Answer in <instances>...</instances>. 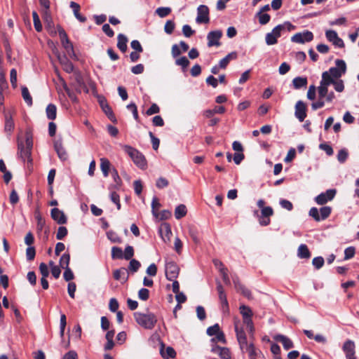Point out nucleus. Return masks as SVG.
I'll list each match as a JSON object with an SVG mask.
<instances>
[{
	"mask_svg": "<svg viewBox=\"0 0 359 359\" xmlns=\"http://www.w3.org/2000/svg\"><path fill=\"white\" fill-rule=\"evenodd\" d=\"M69 261H70V255H69V254L65 253V254H63L62 255V257L60 259V266L62 269L69 268Z\"/></svg>",
	"mask_w": 359,
	"mask_h": 359,
	"instance_id": "nucleus-37",
	"label": "nucleus"
},
{
	"mask_svg": "<svg viewBox=\"0 0 359 359\" xmlns=\"http://www.w3.org/2000/svg\"><path fill=\"white\" fill-rule=\"evenodd\" d=\"M243 323L247 326L250 333H252L255 330L254 324L252 317L243 318Z\"/></svg>",
	"mask_w": 359,
	"mask_h": 359,
	"instance_id": "nucleus-56",
	"label": "nucleus"
},
{
	"mask_svg": "<svg viewBox=\"0 0 359 359\" xmlns=\"http://www.w3.org/2000/svg\"><path fill=\"white\" fill-rule=\"evenodd\" d=\"M217 290L219 294V299L221 302L222 305V309L223 312H228L229 311V304L226 299V295L224 292V290L221 285V283H218L217 285Z\"/></svg>",
	"mask_w": 359,
	"mask_h": 359,
	"instance_id": "nucleus-17",
	"label": "nucleus"
},
{
	"mask_svg": "<svg viewBox=\"0 0 359 359\" xmlns=\"http://www.w3.org/2000/svg\"><path fill=\"white\" fill-rule=\"evenodd\" d=\"M133 316L135 322L141 327L147 330H152L156 323L157 318L156 315L151 312L146 313L142 312H135Z\"/></svg>",
	"mask_w": 359,
	"mask_h": 359,
	"instance_id": "nucleus-4",
	"label": "nucleus"
},
{
	"mask_svg": "<svg viewBox=\"0 0 359 359\" xmlns=\"http://www.w3.org/2000/svg\"><path fill=\"white\" fill-rule=\"evenodd\" d=\"M117 39V47L121 52L125 53L127 50L128 38L124 34H119Z\"/></svg>",
	"mask_w": 359,
	"mask_h": 359,
	"instance_id": "nucleus-27",
	"label": "nucleus"
},
{
	"mask_svg": "<svg viewBox=\"0 0 359 359\" xmlns=\"http://www.w3.org/2000/svg\"><path fill=\"white\" fill-rule=\"evenodd\" d=\"M134 255V249L132 246L128 245L126 247L123 252V258L126 260L130 259Z\"/></svg>",
	"mask_w": 359,
	"mask_h": 359,
	"instance_id": "nucleus-51",
	"label": "nucleus"
},
{
	"mask_svg": "<svg viewBox=\"0 0 359 359\" xmlns=\"http://www.w3.org/2000/svg\"><path fill=\"white\" fill-rule=\"evenodd\" d=\"M312 264L317 269H320L324 264V259L322 257H316L313 259Z\"/></svg>",
	"mask_w": 359,
	"mask_h": 359,
	"instance_id": "nucleus-61",
	"label": "nucleus"
},
{
	"mask_svg": "<svg viewBox=\"0 0 359 359\" xmlns=\"http://www.w3.org/2000/svg\"><path fill=\"white\" fill-rule=\"evenodd\" d=\"M220 331L219 325L216 323L207 329V334L209 336L216 335Z\"/></svg>",
	"mask_w": 359,
	"mask_h": 359,
	"instance_id": "nucleus-54",
	"label": "nucleus"
},
{
	"mask_svg": "<svg viewBox=\"0 0 359 359\" xmlns=\"http://www.w3.org/2000/svg\"><path fill=\"white\" fill-rule=\"evenodd\" d=\"M274 339L278 342L282 343L283 348L285 350L292 348L294 346L293 342L287 337L283 334H277L274 337Z\"/></svg>",
	"mask_w": 359,
	"mask_h": 359,
	"instance_id": "nucleus-22",
	"label": "nucleus"
},
{
	"mask_svg": "<svg viewBox=\"0 0 359 359\" xmlns=\"http://www.w3.org/2000/svg\"><path fill=\"white\" fill-rule=\"evenodd\" d=\"M236 52H231L229 53L226 57H224L219 61V67L221 69H225L231 60H236Z\"/></svg>",
	"mask_w": 359,
	"mask_h": 359,
	"instance_id": "nucleus-25",
	"label": "nucleus"
},
{
	"mask_svg": "<svg viewBox=\"0 0 359 359\" xmlns=\"http://www.w3.org/2000/svg\"><path fill=\"white\" fill-rule=\"evenodd\" d=\"M18 146L19 155L23 161H27L28 163H32L31 154L33 147V135L29 130H27L25 133V142H24L19 140Z\"/></svg>",
	"mask_w": 359,
	"mask_h": 359,
	"instance_id": "nucleus-3",
	"label": "nucleus"
},
{
	"mask_svg": "<svg viewBox=\"0 0 359 359\" xmlns=\"http://www.w3.org/2000/svg\"><path fill=\"white\" fill-rule=\"evenodd\" d=\"M62 46L69 56L74 55V47L69 39L61 41Z\"/></svg>",
	"mask_w": 359,
	"mask_h": 359,
	"instance_id": "nucleus-40",
	"label": "nucleus"
},
{
	"mask_svg": "<svg viewBox=\"0 0 359 359\" xmlns=\"http://www.w3.org/2000/svg\"><path fill=\"white\" fill-rule=\"evenodd\" d=\"M330 86H325V91L320 90V84L318 87V93L320 98H325V101L327 102H332L335 99V95L334 92H328V87Z\"/></svg>",
	"mask_w": 359,
	"mask_h": 359,
	"instance_id": "nucleus-21",
	"label": "nucleus"
},
{
	"mask_svg": "<svg viewBox=\"0 0 359 359\" xmlns=\"http://www.w3.org/2000/svg\"><path fill=\"white\" fill-rule=\"evenodd\" d=\"M348 154L346 149H341L337 154V160L343 163H344L347 158H348Z\"/></svg>",
	"mask_w": 359,
	"mask_h": 359,
	"instance_id": "nucleus-60",
	"label": "nucleus"
},
{
	"mask_svg": "<svg viewBox=\"0 0 359 359\" xmlns=\"http://www.w3.org/2000/svg\"><path fill=\"white\" fill-rule=\"evenodd\" d=\"M140 266H141V264L139 261H137L135 259H133L130 260V262L129 263L128 269L130 271H132L133 273H135L138 271Z\"/></svg>",
	"mask_w": 359,
	"mask_h": 359,
	"instance_id": "nucleus-49",
	"label": "nucleus"
},
{
	"mask_svg": "<svg viewBox=\"0 0 359 359\" xmlns=\"http://www.w3.org/2000/svg\"><path fill=\"white\" fill-rule=\"evenodd\" d=\"M58 60L62 66L63 69L67 72L71 73L74 70V65L66 56H58Z\"/></svg>",
	"mask_w": 359,
	"mask_h": 359,
	"instance_id": "nucleus-24",
	"label": "nucleus"
},
{
	"mask_svg": "<svg viewBox=\"0 0 359 359\" xmlns=\"http://www.w3.org/2000/svg\"><path fill=\"white\" fill-rule=\"evenodd\" d=\"M123 149L137 166L142 169L146 168L147 161L141 152L129 145H123Z\"/></svg>",
	"mask_w": 359,
	"mask_h": 359,
	"instance_id": "nucleus-5",
	"label": "nucleus"
},
{
	"mask_svg": "<svg viewBox=\"0 0 359 359\" xmlns=\"http://www.w3.org/2000/svg\"><path fill=\"white\" fill-rule=\"evenodd\" d=\"M180 269L173 262H168L165 264V276L169 280H174L179 275Z\"/></svg>",
	"mask_w": 359,
	"mask_h": 359,
	"instance_id": "nucleus-9",
	"label": "nucleus"
},
{
	"mask_svg": "<svg viewBox=\"0 0 359 359\" xmlns=\"http://www.w3.org/2000/svg\"><path fill=\"white\" fill-rule=\"evenodd\" d=\"M331 212L332 208L330 206H323L319 210L316 207H313L309 210V215L316 222H320L329 217Z\"/></svg>",
	"mask_w": 359,
	"mask_h": 359,
	"instance_id": "nucleus-6",
	"label": "nucleus"
},
{
	"mask_svg": "<svg viewBox=\"0 0 359 359\" xmlns=\"http://www.w3.org/2000/svg\"><path fill=\"white\" fill-rule=\"evenodd\" d=\"M50 215L53 220L59 224H64L67 223V217L63 211L57 208H54L50 211Z\"/></svg>",
	"mask_w": 359,
	"mask_h": 359,
	"instance_id": "nucleus-19",
	"label": "nucleus"
},
{
	"mask_svg": "<svg viewBox=\"0 0 359 359\" xmlns=\"http://www.w3.org/2000/svg\"><path fill=\"white\" fill-rule=\"evenodd\" d=\"M337 193L336 189H327L325 192H323L315 197L314 201L318 205H324L329 201H331L335 196Z\"/></svg>",
	"mask_w": 359,
	"mask_h": 359,
	"instance_id": "nucleus-7",
	"label": "nucleus"
},
{
	"mask_svg": "<svg viewBox=\"0 0 359 359\" xmlns=\"http://www.w3.org/2000/svg\"><path fill=\"white\" fill-rule=\"evenodd\" d=\"M327 39L332 42L335 46L342 48L344 46V41L338 36L337 33L334 30H327L325 32Z\"/></svg>",
	"mask_w": 359,
	"mask_h": 359,
	"instance_id": "nucleus-16",
	"label": "nucleus"
},
{
	"mask_svg": "<svg viewBox=\"0 0 359 359\" xmlns=\"http://www.w3.org/2000/svg\"><path fill=\"white\" fill-rule=\"evenodd\" d=\"M313 39V34L309 30H305L303 32H298L291 37V41L297 43H304L310 42Z\"/></svg>",
	"mask_w": 359,
	"mask_h": 359,
	"instance_id": "nucleus-8",
	"label": "nucleus"
},
{
	"mask_svg": "<svg viewBox=\"0 0 359 359\" xmlns=\"http://www.w3.org/2000/svg\"><path fill=\"white\" fill-rule=\"evenodd\" d=\"M175 27V24L172 20H168L164 26L165 32L171 34Z\"/></svg>",
	"mask_w": 359,
	"mask_h": 359,
	"instance_id": "nucleus-52",
	"label": "nucleus"
},
{
	"mask_svg": "<svg viewBox=\"0 0 359 359\" xmlns=\"http://www.w3.org/2000/svg\"><path fill=\"white\" fill-rule=\"evenodd\" d=\"M161 355L165 359H170L175 357L176 352L172 347L168 346L165 351L161 350Z\"/></svg>",
	"mask_w": 359,
	"mask_h": 359,
	"instance_id": "nucleus-39",
	"label": "nucleus"
},
{
	"mask_svg": "<svg viewBox=\"0 0 359 359\" xmlns=\"http://www.w3.org/2000/svg\"><path fill=\"white\" fill-rule=\"evenodd\" d=\"M239 310L243 318L252 317L253 316L252 309L248 306L241 305Z\"/></svg>",
	"mask_w": 359,
	"mask_h": 359,
	"instance_id": "nucleus-34",
	"label": "nucleus"
},
{
	"mask_svg": "<svg viewBox=\"0 0 359 359\" xmlns=\"http://www.w3.org/2000/svg\"><path fill=\"white\" fill-rule=\"evenodd\" d=\"M297 256L301 259H309L311 253L306 245L301 244L297 250Z\"/></svg>",
	"mask_w": 359,
	"mask_h": 359,
	"instance_id": "nucleus-29",
	"label": "nucleus"
},
{
	"mask_svg": "<svg viewBox=\"0 0 359 359\" xmlns=\"http://www.w3.org/2000/svg\"><path fill=\"white\" fill-rule=\"evenodd\" d=\"M336 67H330L323 72L320 82V90L325 91V86H330L333 81L339 79L346 72V65L343 60L335 61Z\"/></svg>",
	"mask_w": 359,
	"mask_h": 359,
	"instance_id": "nucleus-1",
	"label": "nucleus"
},
{
	"mask_svg": "<svg viewBox=\"0 0 359 359\" xmlns=\"http://www.w3.org/2000/svg\"><path fill=\"white\" fill-rule=\"evenodd\" d=\"M118 301L116 300V299L115 298H111L110 300H109V310L111 311V312H116L117 311L118 309Z\"/></svg>",
	"mask_w": 359,
	"mask_h": 359,
	"instance_id": "nucleus-62",
	"label": "nucleus"
},
{
	"mask_svg": "<svg viewBox=\"0 0 359 359\" xmlns=\"http://www.w3.org/2000/svg\"><path fill=\"white\" fill-rule=\"evenodd\" d=\"M156 13L161 18H165L171 13L170 7H159L156 10Z\"/></svg>",
	"mask_w": 359,
	"mask_h": 359,
	"instance_id": "nucleus-46",
	"label": "nucleus"
},
{
	"mask_svg": "<svg viewBox=\"0 0 359 359\" xmlns=\"http://www.w3.org/2000/svg\"><path fill=\"white\" fill-rule=\"evenodd\" d=\"M222 36V32L221 30H215L210 32L207 35L208 46H219V39Z\"/></svg>",
	"mask_w": 359,
	"mask_h": 359,
	"instance_id": "nucleus-12",
	"label": "nucleus"
},
{
	"mask_svg": "<svg viewBox=\"0 0 359 359\" xmlns=\"http://www.w3.org/2000/svg\"><path fill=\"white\" fill-rule=\"evenodd\" d=\"M273 210L270 206H267L261 210V216L263 217H269L270 216L273 215Z\"/></svg>",
	"mask_w": 359,
	"mask_h": 359,
	"instance_id": "nucleus-64",
	"label": "nucleus"
},
{
	"mask_svg": "<svg viewBox=\"0 0 359 359\" xmlns=\"http://www.w3.org/2000/svg\"><path fill=\"white\" fill-rule=\"evenodd\" d=\"M295 29L296 27L288 21L285 22L283 24L278 25L271 32L266 34V43L268 46L276 44L278 43V39L280 37L283 32L285 31L291 32Z\"/></svg>",
	"mask_w": 359,
	"mask_h": 359,
	"instance_id": "nucleus-2",
	"label": "nucleus"
},
{
	"mask_svg": "<svg viewBox=\"0 0 359 359\" xmlns=\"http://www.w3.org/2000/svg\"><path fill=\"white\" fill-rule=\"evenodd\" d=\"M175 64L178 66L182 67V68L184 71V69L189 65V61L185 56H183L175 60Z\"/></svg>",
	"mask_w": 359,
	"mask_h": 359,
	"instance_id": "nucleus-48",
	"label": "nucleus"
},
{
	"mask_svg": "<svg viewBox=\"0 0 359 359\" xmlns=\"http://www.w3.org/2000/svg\"><path fill=\"white\" fill-rule=\"evenodd\" d=\"M36 255L35 248L32 246H29L26 250L27 259L32 261L34 259Z\"/></svg>",
	"mask_w": 359,
	"mask_h": 359,
	"instance_id": "nucleus-59",
	"label": "nucleus"
},
{
	"mask_svg": "<svg viewBox=\"0 0 359 359\" xmlns=\"http://www.w3.org/2000/svg\"><path fill=\"white\" fill-rule=\"evenodd\" d=\"M126 269L121 268L119 269H116L114 271V278L116 280H121L126 281L127 280V278L123 277L125 275Z\"/></svg>",
	"mask_w": 359,
	"mask_h": 359,
	"instance_id": "nucleus-44",
	"label": "nucleus"
},
{
	"mask_svg": "<svg viewBox=\"0 0 359 359\" xmlns=\"http://www.w3.org/2000/svg\"><path fill=\"white\" fill-rule=\"evenodd\" d=\"M197 23H208L210 21L209 18V8L205 5H200L197 8V17L196 19Z\"/></svg>",
	"mask_w": 359,
	"mask_h": 359,
	"instance_id": "nucleus-10",
	"label": "nucleus"
},
{
	"mask_svg": "<svg viewBox=\"0 0 359 359\" xmlns=\"http://www.w3.org/2000/svg\"><path fill=\"white\" fill-rule=\"evenodd\" d=\"M57 108L53 104H49L46 107V115L48 119L54 120L56 118Z\"/></svg>",
	"mask_w": 359,
	"mask_h": 359,
	"instance_id": "nucleus-33",
	"label": "nucleus"
},
{
	"mask_svg": "<svg viewBox=\"0 0 359 359\" xmlns=\"http://www.w3.org/2000/svg\"><path fill=\"white\" fill-rule=\"evenodd\" d=\"M111 257L112 259H123V252L121 248L118 247H113L111 248Z\"/></svg>",
	"mask_w": 359,
	"mask_h": 359,
	"instance_id": "nucleus-45",
	"label": "nucleus"
},
{
	"mask_svg": "<svg viewBox=\"0 0 359 359\" xmlns=\"http://www.w3.org/2000/svg\"><path fill=\"white\" fill-rule=\"evenodd\" d=\"M32 17L35 29L37 32H41L42 30V25L41 23L39 16L36 11L32 12Z\"/></svg>",
	"mask_w": 359,
	"mask_h": 359,
	"instance_id": "nucleus-41",
	"label": "nucleus"
},
{
	"mask_svg": "<svg viewBox=\"0 0 359 359\" xmlns=\"http://www.w3.org/2000/svg\"><path fill=\"white\" fill-rule=\"evenodd\" d=\"M159 233L165 242L169 241L172 235L170 224L168 223H163L159 228Z\"/></svg>",
	"mask_w": 359,
	"mask_h": 359,
	"instance_id": "nucleus-20",
	"label": "nucleus"
},
{
	"mask_svg": "<svg viewBox=\"0 0 359 359\" xmlns=\"http://www.w3.org/2000/svg\"><path fill=\"white\" fill-rule=\"evenodd\" d=\"M160 206H161V204L158 202V198L154 197L151 202V208H152V213L155 217H158L156 210L160 208Z\"/></svg>",
	"mask_w": 359,
	"mask_h": 359,
	"instance_id": "nucleus-53",
	"label": "nucleus"
},
{
	"mask_svg": "<svg viewBox=\"0 0 359 359\" xmlns=\"http://www.w3.org/2000/svg\"><path fill=\"white\" fill-rule=\"evenodd\" d=\"M55 149L58 155V157L62 161H65L68 158L67 153L65 148L62 146V142L60 140L55 141L54 143Z\"/></svg>",
	"mask_w": 359,
	"mask_h": 359,
	"instance_id": "nucleus-23",
	"label": "nucleus"
},
{
	"mask_svg": "<svg viewBox=\"0 0 359 359\" xmlns=\"http://www.w3.org/2000/svg\"><path fill=\"white\" fill-rule=\"evenodd\" d=\"M295 116L300 121L302 122L306 117V105L302 101L299 100L295 104Z\"/></svg>",
	"mask_w": 359,
	"mask_h": 359,
	"instance_id": "nucleus-15",
	"label": "nucleus"
},
{
	"mask_svg": "<svg viewBox=\"0 0 359 359\" xmlns=\"http://www.w3.org/2000/svg\"><path fill=\"white\" fill-rule=\"evenodd\" d=\"M319 148L323 150L328 156H332L333 154V149L326 143L320 144L319 145Z\"/></svg>",
	"mask_w": 359,
	"mask_h": 359,
	"instance_id": "nucleus-63",
	"label": "nucleus"
},
{
	"mask_svg": "<svg viewBox=\"0 0 359 359\" xmlns=\"http://www.w3.org/2000/svg\"><path fill=\"white\" fill-rule=\"evenodd\" d=\"M235 287H236V290L238 292H241V294L243 296H245L248 299H251V297H252L251 292L248 288H246L244 285H243L241 284H237L235 282Z\"/></svg>",
	"mask_w": 359,
	"mask_h": 359,
	"instance_id": "nucleus-36",
	"label": "nucleus"
},
{
	"mask_svg": "<svg viewBox=\"0 0 359 359\" xmlns=\"http://www.w3.org/2000/svg\"><path fill=\"white\" fill-rule=\"evenodd\" d=\"M331 85L334 86V90L338 93L343 92L345 88L344 81L341 79L333 81V83H331Z\"/></svg>",
	"mask_w": 359,
	"mask_h": 359,
	"instance_id": "nucleus-47",
	"label": "nucleus"
},
{
	"mask_svg": "<svg viewBox=\"0 0 359 359\" xmlns=\"http://www.w3.org/2000/svg\"><path fill=\"white\" fill-rule=\"evenodd\" d=\"M111 168V163L106 158H100V169L102 172L103 175L107 177L109 176V170Z\"/></svg>",
	"mask_w": 359,
	"mask_h": 359,
	"instance_id": "nucleus-26",
	"label": "nucleus"
},
{
	"mask_svg": "<svg viewBox=\"0 0 359 359\" xmlns=\"http://www.w3.org/2000/svg\"><path fill=\"white\" fill-rule=\"evenodd\" d=\"M217 341H220L222 344H226V343L224 334L221 330L215 335V338H212L210 340L211 344H217Z\"/></svg>",
	"mask_w": 359,
	"mask_h": 359,
	"instance_id": "nucleus-42",
	"label": "nucleus"
},
{
	"mask_svg": "<svg viewBox=\"0 0 359 359\" xmlns=\"http://www.w3.org/2000/svg\"><path fill=\"white\" fill-rule=\"evenodd\" d=\"M70 7L72 8L74 16L78 20H79L81 22H84L86 21V18L80 14V6L77 3L72 1L70 3Z\"/></svg>",
	"mask_w": 359,
	"mask_h": 359,
	"instance_id": "nucleus-28",
	"label": "nucleus"
},
{
	"mask_svg": "<svg viewBox=\"0 0 359 359\" xmlns=\"http://www.w3.org/2000/svg\"><path fill=\"white\" fill-rule=\"evenodd\" d=\"M308 81L306 77L297 76L292 80V84L295 89H299L302 87H306Z\"/></svg>",
	"mask_w": 359,
	"mask_h": 359,
	"instance_id": "nucleus-31",
	"label": "nucleus"
},
{
	"mask_svg": "<svg viewBox=\"0 0 359 359\" xmlns=\"http://www.w3.org/2000/svg\"><path fill=\"white\" fill-rule=\"evenodd\" d=\"M138 297L143 300L146 301L149 297V291L147 288H141L138 292Z\"/></svg>",
	"mask_w": 359,
	"mask_h": 359,
	"instance_id": "nucleus-57",
	"label": "nucleus"
},
{
	"mask_svg": "<svg viewBox=\"0 0 359 359\" xmlns=\"http://www.w3.org/2000/svg\"><path fill=\"white\" fill-rule=\"evenodd\" d=\"M316 90H318V88H316L314 85H311L309 87V90L307 91V98L310 100H313L316 96Z\"/></svg>",
	"mask_w": 359,
	"mask_h": 359,
	"instance_id": "nucleus-50",
	"label": "nucleus"
},
{
	"mask_svg": "<svg viewBox=\"0 0 359 359\" xmlns=\"http://www.w3.org/2000/svg\"><path fill=\"white\" fill-rule=\"evenodd\" d=\"M355 249L354 247H348L344 250V259H349L354 257Z\"/></svg>",
	"mask_w": 359,
	"mask_h": 359,
	"instance_id": "nucleus-55",
	"label": "nucleus"
},
{
	"mask_svg": "<svg viewBox=\"0 0 359 359\" xmlns=\"http://www.w3.org/2000/svg\"><path fill=\"white\" fill-rule=\"evenodd\" d=\"M355 343L352 340H347L344 342L342 349L346 355V359H356Z\"/></svg>",
	"mask_w": 359,
	"mask_h": 359,
	"instance_id": "nucleus-14",
	"label": "nucleus"
},
{
	"mask_svg": "<svg viewBox=\"0 0 359 359\" xmlns=\"http://www.w3.org/2000/svg\"><path fill=\"white\" fill-rule=\"evenodd\" d=\"M242 351L247 352L250 359H255V357L256 355V350L252 344H247L246 346H243L241 348Z\"/></svg>",
	"mask_w": 359,
	"mask_h": 359,
	"instance_id": "nucleus-35",
	"label": "nucleus"
},
{
	"mask_svg": "<svg viewBox=\"0 0 359 359\" xmlns=\"http://www.w3.org/2000/svg\"><path fill=\"white\" fill-rule=\"evenodd\" d=\"M235 332L240 347L246 346L248 344L247 337L243 327L238 326V323H235Z\"/></svg>",
	"mask_w": 359,
	"mask_h": 359,
	"instance_id": "nucleus-18",
	"label": "nucleus"
},
{
	"mask_svg": "<svg viewBox=\"0 0 359 359\" xmlns=\"http://www.w3.org/2000/svg\"><path fill=\"white\" fill-rule=\"evenodd\" d=\"M100 105L102 107V110L108 116V118L113 122H116L115 116L111 109V107L108 105V104L105 101H100Z\"/></svg>",
	"mask_w": 359,
	"mask_h": 359,
	"instance_id": "nucleus-30",
	"label": "nucleus"
},
{
	"mask_svg": "<svg viewBox=\"0 0 359 359\" xmlns=\"http://www.w3.org/2000/svg\"><path fill=\"white\" fill-rule=\"evenodd\" d=\"M15 113V109L13 108L4 111V130L6 132L11 133L14 130L15 124L13 116Z\"/></svg>",
	"mask_w": 359,
	"mask_h": 359,
	"instance_id": "nucleus-11",
	"label": "nucleus"
},
{
	"mask_svg": "<svg viewBox=\"0 0 359 359\" xmlns=\"http://www.w3.org/2000/svg\"><path fill=\"white\" fill-rule=\"evenodd\" d=\"M22 96L25 100V102L29 105L31 106L32 104V98L29 94V90L27 87L22 88Z\"/></svg>",
	"mask_w": 359,
	"mask_h": 359,
	"instance_id": "nucleus-38",
	"label": "nucleus"
},
{
	"mask_svg": "<svg viewBox=\"0 0 359 359\" xmlns=\"http://www.w3.org/2000/svg\"><path fill=\"white\" fill-rule=\"evenodd\" d=\"M67 234V229L65 226H60L56 233V238L57 240L63 239Z\"/></svg>",
	"mask_w": 359,
	"mask_h": 359,
	"instance_id": "nucleus-58",
	"label": "nucleus"
},
{
	"mask_svg": "<svg viewBox=\"0 0 359 359\" xmlns=\"http://www.w3.org/2000/svg\"><path fill=\"white\" fill-rule=\"evenodd\" d=\"M256 16L259 19V22L261 25H266L267 24L271 19V16L267 13H262V12H258L256 14Z\"/></svg>",
	"mask_w": 359,
	"mask_h": 359,
	"instance_id": "nucleus-43",
	"label": "nucleus"
},
{
	"mask_svg": "<svg viewBox=\"0 0 359 359\" xmlns=\"http://www.w3.org/2000/svg\"><path fill=\"white\" fill-rule=\"evenodd\" d=\"M187 208L184 205L181 204L176 207L175 210V217L177 219L184 217L187 215Z\"/></svg>",
	"mask_w": 359,
	"mask_h": 359,
	"instance_id": "nucleus-32",
	"label": "nucleus"
},
{
	"mask_svg": "<svg viewBox=\"0 0 359 359\" xmlns=\"http://www.w3.org/2000/svg\"><path fill=\"white\" fill-rule=\"evenodd\" d=\"M211 352L219 355L222 359H231L230 350L226 347H222L217 344H211Z\"/></svg>",
	"mask_w": 359,
	"mask_h": 359,
	"instance_id": "nucleus-13",
	"label": "nucleus"
}]
</instances>
